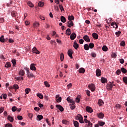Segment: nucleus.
I'll use <instances>...</instances> for the list:
<instances>
[{
    "instance_id": "obj_24",
    "label": "nucleus",
    "mask_w": 127,
    "mask_h": 127,
    "mask_svg": "<svg viewBox=\"0 0 127 127\" xmlns=\"http://www.w3.org/2000/svg\"><path fill=\"white\" fill-rule=\"evenodd\" d=\"M17 13L15 11H13L11 12V15L12 17H15L16 16Z\"/></svg>"
},
{
    "instance_id": "obj_60",
    "label": "nucleus",
    "mask_w": 127,
    "mask_h": 127,
    "mask_svg": "<svg viewBox=\"0 0 127 127\" xmlns=\"http://www.w3.org/2000/svg\"><path fill=\"white\" fill-rule=\"evenodd\" d=\"M28 116L30 119H32L33 117V115L32 113H28Z\"/></svg>"
},
{
    "instance_id": "obj_8",
    "label": "nucleus",
    "mask_w": 127,
    "mask_h": 127,
    "mask_svg": "<svg viewBox=\"0 0 127 127\" xmlns=\"http://www.w3.org/2000/svg\"><path fill=\"white\" fill-rule=\"evenodd\" d=\"M73 47L74 49H76V50H77L78 48H79V44L77 43V41H74L73 43Z\"/></svg>"
},
{
    "instance_id": "obj_38",
    "label": "nucleus",
    "mask_w": 127,
    "mask_h": 127,
    "mask_svg": "<svg viewBox=\"0 0 127 127\" xmlns=\"http://www.w3.org/2000/svg\"><path fill=\"white\" fill-rule=\"evenodd\" d=\"M98 118H99L100 119H103L104 118V114H103V113H100L99 114Z\"/></svg>"
},
{
    "instance_id": "obj_53",
    "label": "nucleus",
    "mask_w": 127,
    "mask_h": 127,
    "mask_svg": "<svg viewBox=\"0 0 127 127\" xmlns=\"http://www.w3.org/2000/svg\"><path fill=\"white\" fill-rule=\"evenodd\" d=\"M13 88L15 90H17V89H18V88H19L18 85H17V84H14L13 85Z\"/></svg>"
},
{
    "instance_id": "obj_59",
    "label": "nucleus",
    "mask_w": 127,
    "mask_h": 127,
    "mask_svg": "<svg viewBox=\"0 0 127 127\" xmlns=\"http://www.w3.org/2000/svg\"><path fill=\"white\" fill-rule=\"evenodd\" d=\"M122 106H121V105L120 104H117L116 106H115V108H116V109H121V107Z\"/></svg>"
},
{
    "instance_id": "obj_21",
    "label": "nucleus",
    "mask_w": 127,
    "mask_h": 127,
    "mask_svg": "<svg viewBox=\"0 0 127 127\" xmlns=\"http://www.w3.org/2000/svg\"><path fill=\"white\" fill-rule=\"evenodd\" d=\"M66 33L67 35H71V29L70 28H67L66 30Z\"/></svg>"
},
{
    "instance_id": "obj_49",
    "label": "nucleus",
    "mask_w": 127,
    "mask_h": 127,
    "mask_svg": "<svg viewBox=\"0 0 127 127\" xmlns=\"http://www.w3.org/2000/svg\"><path fill=\"white\" fill-rule=\"evenodd\" d=\"M39 6H43L44 5V3L43 2L40 1L38 3Z\"/></svg>"
},
{
    "instance_id": "obj_14",
    "label": "nucleus",
    "mask_w": 127,
    "mask_h": 127,
    "mask_svg": "<svg viewBox=\"0 0 127 127\" xmlns=\"http://www.w3.org/2000/svg\"><path fill=\"white\" fill-rule=\"evenodd\" d=\"M111 26H113L114 28H115L116 29H117L119 27V26H118V24H117V23L115 22H113L111 23Z\"/></svg>"
},
{
    "instance_id": "obj_34",
    "label": "nucleus",
    "mask_w": 127,
    "mask_h": 127,
    "mask_svg": "<svg viewBox=\"0 0 127 127\" xmlns=\"http://www.w3.org/2000/svg\"><path fill=\"white\" fill-rule=\"evenodd\" d=\"M37 119H38V121H41L43 119V116L42 115H38L37 116Z\"/></svg>"
},
{
    "instance_id": "obj_52",
    "label": "nucleus",
    "mask_w": 127,
    "mask_h": 127,
    "mask_svg": "<svg viewBox=\"0 0 127 127\" xmlns=\"http://www.w3.org/2000/svg\"><path fill=\"white\" fill-rule=\"evenodd\" d=\"M119 61L121 64H124V63H125V60L123 59H119Z\"/></svg>"
},
{
    "instance_id": "obj_42",
    "label": "nucleus",
    "mask_w": 127,
    "mask_h": 127,
    "mask_svg": "<svg viewBox=\"0 0 127 127\" xmlns=\"http://www.w3.org/2000/svg\"><path fill=\"white\" fill-rule=\"evenodd\" d=\"M98 124L100 127H103V126H105V122L100 121L98 122Z\"/></svg>"
},
{
    "instance_id": "obj_36",
    "label": "nucleus",
    "mask_w": 127,
    "mask_h": 127,
    "mask_svg": "<svg viewBox=\"0 0 127 127\" xmlns=\"http://www.w3.org/2000/svg\"><path fill=\"white\" fill-rule=\"evenodd\" d=\"M120 46H123V47H124V46H126V42L125 41H122L120 43Z\"/></svg>"
},
{
    "instance_id": "obj_61",
    "label": "nucleus",
    "mask_w": 127,
    "mask_h": 127,
    "mask_svg": "<svg viewBox=\"0 0 127 127\" xmlns=\"http://www.w3.org/2000/svg\"><path fill=\"white\" fill-rule=\"evenodd\" d=\"M17 119H18V120H19V121H21V120H22L23 118H22V116H18Z\"/></svg>"
},
{
    "instance_id": "obj_56",
    "label": "nucleus",
    "mask_w": 127,
    "mask_h": 127,
    "mask_svg": "<svg viewBox=\"0 0 127 127\" xmlns=\"http://www.w3.org/2000/svg\"><path fill=\"white\" fill-rule=\"evenodd\" d=\"M92 57H93L94 58H96V57H97V55L95 53H91V54Z\"/></svg>"
},
{
    "instance_id": "obj_43",
    "label": "nucleus",
    "mask_w": 127,
    "mask_h": 127,
    "mask_svg": "<svg viewBox=\"0 0 127 127\" xmlns=\"http://www.w3.org/2000/svg\"><path fill=\"white\" fill-rule=\"evenodd\" d=\"M44 84L46 86V87H47L48 88H49V87H50V85L49 84V83H48V82L47 81H45Z\"/></svg>"
},
{
    "instance_id": "obj_45",
    "label": "nucleus",
    "mask_w": 127,
    "mask_h": 127,
    "mask_svg": "<svg viewBox=\"0 0 127 127\" xmlns=\"http://www.w3.org/2000/svg\"><path fill=\"white\" fill-rule=\"evenodd\" d=\"M37 96V97H39L40 99H43V95H42V94L38 93Z\"/></svg>"
},
{
    "instance_id": "obj_28",
    "label": "nucleus",
    "mask_w": 127,
    "mask_h": 127,
    "mask_svg": "<svg viewBox=\"0 0 127 127\" xmlns=\"http://www.w3.org/2000/svg\"><path fill=\"white\" fill-rule=\"evenodd\" d=\"M73 125L75 127H79V122L77 121H73Z\"/></svg>"
},
{
    "instance_id": "obj_2",
    "label": "nucleus",
    "mask_w": 127,
    "mask_h": 127,
    "mask_svg": "<svg viewBox=\"0 0 127 127\" xmlns=\"http://www.w3.org/2000/svg\"><path fill=\"white\" fill-rule=\"evenodd\" d=\"M75 119L79 121L80 124H84V121H83V117H82L80 115H78L76 116Z\"/></svg>"
},
{
    "instance_id": "obj_44",
    "label": "nucleus",
    "mask_w": 127,
    "mask_h": 127,
    "mask_svg": "<svg viewBox=\"0 0 127 127\" xmlns=\"http://www.w3.org/2000/svg\"><path fill=\"white\" fill-rule=\"evenodd\" d=\"M11 110L12 112H16V111L17 110V108L16 106H13L12 107Z\"/></svg>"
},
{
    "instance_id": "obj_4",
    "label": "nucleus",
    "mask_w": 127,
    "mask_h": 127,
    "mask_svg": "<svg viewBox=\"0 0 127 127\" xmlns=\"http://www.w3.org/2000/svg\"><path fill=\"white\" fill-rule=\"evenodd\" d=\"M73 54V51L72 50H69L67 52V55L70 57V59H73V56L72 55Z\"/></svg>"
},
{
    "instance_id": "obj_1",
    "label": "nucleus",
    "mask_w": 127,
    "mask_h": 127,
    "mask_svg": "<svg viewBox=\"0 0 127 127\" xmlns=\"http://www.w3.org/2000/svg\"><path fill=\"white\" fill-rule=\"evenodd\" d=\"M24 69L25 70H26L27 72V75L28 78H32L34 77V75L33 74V73L29 71V68L25 67Z\"/></svg>"
},
{
    "instance_id": "obj_63",
    "label": "nucleus",
    "mask_w": 127,
    "mask_h": 127,
    "mask_svg": "<svg viewBox=\"0 0 127 127\" xmlns=\"http://www.w3.org/2000/svg\"><path fill=\"white\" fill-rule=\"evenodd\" d=\"M79 42L80 44H83L84 43V40L80 39L79 40Z\"/></svg>"
},
{
    "instance_id": "obj_27",
    "label": "nucleus",
    "mask_w": 127,
    "mask_h": 127,
    "mask_svg": "<svg viewBox=\"0 0 127 127\" xmlns=\"http://www.w3.org/2000/svg\"><path fill=\"white\" fill-rule=\"evenodd\" d=\"M121 70L122 72V73H124V74H126V73L127 72V70L125 67H122L121 68Z\"/></svg>"
},
{
    "instance_id": "obj_11",
    "label": "nucleus",
    "mask_w": 127,
    "mask_h": 127,
    "mask_svg": "<svg viewBox=\"0 0 127 127\" xmlns=\"http://www.w3.org/2000/svg\"><path fill=\"white\" fill-rule=\"evenodd\" d=\"M70 38L71 39V40H74V39H75V38H76V33H72L70 36Z\"/></svg>"
},
{
    "instance_id": "obj_47",
    "label": "nucleus",
    "mask_w": 127,
    "mask_h": 127,
    "mask_svg": "<svg viewBox=\"0 0 127 127\" xmlns=\"http://www.w3.org/2000/svg\"><path fill=\"white\" fill-rule=\"evenodd\" d=\"M59 7L60 8V9L61 10V11H64V8L63 7V6L61 4H60L59 5Z\"/></svg>"
},
{
    "instance_id": "obj_30",
    "label": "nucleus",
    "mask_w": 127,
    "mask_h": 127,
    "mask_svg": "<svg viewBox=\"0 0 127 127\" xmlns=\"http://www.w3.org/2000/svg\"><path fill=\"white\" fill-rule=\"evenodd\" d=\"M60 59L62 62L64 60V54L62 53L60 55Z\"/></svg>"
},
{
    "instance_id": "obj_37",
    "label": "nucleus",
    "mask_w": 127,
    "mask_h": 127,
    "mask_svg": "<svg viewBox=\"0 0 127 127\" xmlns=\"http://www.w3.org/2000/svg\"><path fill=\"white\" fill-rule=\"evenodd\" d=\"M0 42H4V37L3 36V35L1 36V37H0Z\"/></svg>"
},
{
    "instance_id": "obj_22",
    "label": "nucleus",
    "mask_w": 127,
    "mask_h": 127,
    "mask_svg": "<svg viewBox=\"0 0 127 127\" xmlns=\"http://www.w3.org/2000/svg\"><path fill=\"white\" fill-rule=\"evenodd\" d=\"M68 25V27L70 28L71 26H74V23H73L72 21H68L67 22Z\"/></svg>"
},
{
    "instance_id": "obj_58",
    "label": "nucleus",
    "mask_w": 127,
    "mask_h": 127,
    "mask_svg": "<svg viewBox=\"0 0 127 127\" xmlns=\"http://www.w3.org/2000/svg\"><path fill=\"white\" fill-rule=\"evenodd\" d=\"M121 71V69H118L116 71V74H117V75H120L121 74V73L122 72Z\"/></svg>"
},
{
    "instance_id": "obj_39",
    "label": "nucleus",
    "mask_w": 127,
    "mask_h": 127,
    "mask_svg": "<svg viewBox=\"0 0 127 127\" xmlns=\"http://www.w3.org/2000/svg\"><path fill=\"white\" fill-rule=\"evenodd\" d=\"M62 123H63V124H64V125H68V124H69V122H68L66 120H63L62 121Z\"/></svg>"
},
{
    "instance_id": "obj_12",
    "label": "nucleus",
    "mask_w": 127,
    "mask_h": 127,
    "mask_svg": "<svg viewBox=\"0 0 127 127\" xmlns=\"http://www.w3.org/2000/svg\"><path fill=\"white\" fill-rule=\"evenodd\" d=\"M32 52L33 53H35L36 54H39L40 53V52L37 50V49H36L35 47L33 48Z\"/></svg>"
},
{
    "instance_id": "obj_48",
    "label": "nucleus",
    "mask_w": 127,
    "mask_h": 127,
    "mask_svg": "<svg viewBox=\"0 0 127 127\" xmlns=\"http://www.w3.org/2000/svg\"><path fill=\"white\" fill-rule=\"evenodd\" d=\"M34 27H38L39 26V23L35 22L33 24Z\"/></svg>"
},
{
    "instance_id": "obj_26",
    "label": "nucleus",
    "mask_w": 127,
    "mask_h": 127,
    "mask_svg": "<svg viewBox=\"0 0 127 127\" xmlns=\"http://www.w3.org/2000/svg\"><path fill=\"white\" fill-rule=\"evenodd\" d=\"M68 20H69V21H72V20H74V16H73V15L68 16Z\"/></svg>"
},
{
    "instance_id": "obj_15",
    "label": "nucleus",
    "mask_w": 127,
    "mask_h": 127,
    "mask_svg": "<svg viewBox=\"0 0 127 127\" xmlns=\"http://www.w3.org/2000/svg\"><path fill=\"white\" fill-rule=\"evenodd\" d=\"M113 88V84L111 83H108L107 85V90H112V88Z\"/></svg>"
},
{
    "instance_id": "obj_50",
    "label": "nucleus",
    "mask_w": 127,
    "mask_h": 127,
    "mask_svg": "<svg viewBox=\"0 0 127 127\" xmlns=\"http://www.w3.org/2000/svg\"><path fill=\"white\" fill-rule=\"evenodd\" d=\"M5 127H12L11 124L8 123L5 125Z\"/></svg>"
},
{
    "instance_id": "obj_9",
    "label": "nucleus",
    "mask_w": 127,
    "mask_h": 127,
    "mask_svg": "<svg viewBox=\"0 0 127 127\" xmlns=\"http://www.w3.org/2000/svg\"><path fill=\"white\" fill-rule=\"evenodd\" d=\"M69 106L71 110H74L75 108V102L73 101V102H71V103H70Z\"/></svg>"
},
{
    "instance_id": "obj_7",
    "label": "nucleus",
    "mask_w": 127,
    "mask_h": 127,
    "mask_svg": "<svg viewBox=\"0 0 127 127\" xmlns=\"http://www.w3.org/2000/svg\"><path fill=\"white\" fill-rule=\"evenodd\" d=\"M84 40L86 42H90L91 40H90V38L88 36V35H84L83 37Z\"/></svg>"
},
{
    "instance_id": "obj_62",
    "label": "nucleus",
    "mask_w": 127,
    "mask_h": 127,
    "mask_svg": "<svg viewBox=\"0 0 127 127\" xmlns=\"http://www.w3.org/2000/svg\"><path fill=\"white\" fill-rule=\"evenodd\" d=\"M88 127H92V126H93V123H91V122H89L88 123Z\"/></svg>"
},
{
    "instance_id": "obj_31",
    "label": "nucleus",
    "mask_w": 127,
    "mask_h": 127,
    "mask_svg": "<svg viewBox=\"0 0 127 127\" xmlns=\"http://www.w3.org/2000/svg\"><path fill=\"white\" fill-rule=\"evenodd\" d=\"M99 106H103L104 104V101H103L101 99H99L98 103Z\"/></svg>"
},
{
    "instance_id": "obj_46",
    "label": "nucleus",
    "mask_w": 127,
    "mask_h": 127,
    "mask_svg": "<svg viewBox=\"0 0 127 127\" xmlns=\"http://www.w3.org/2000/svg\"><path fill=\"white\" fill-rule=\"evenodd\" d=\"M11 62L13 64V67H14L16 64V61L15 60H12Z\"/></svg>"
},
{
    "instance_id": "obj_18",
    "label": "nucleus",
    "mask_w": 127,
    "mask_h": 127,
    "mask_svg": "<svg viewBox=\"0 0 127 127\" xmlns=\"http://www.w3.org/2000/svg\"><path fill=\"white\" fill-rule=\"evenodd\" d=\"M61 21H62V22H63V23H65V22H66V18H65V17H64V16H61Z\"/></svg>"
},
{
    "instance_id": "obj_29",
    "label": "nucleus",
    "mask_w": 127,
    "mask_h": 127,
    "mask_svg": "<svg viewBox=\"0 0 127 127\" xmlns=\"http://www.w3.org/2000/svg\"><path fill=\"white\" fill-rule=\"evenodd\" d=\"M84 48L85 50H89L90 49V48L89 46L88 45V44H85L84 45Z\"/></svg>"
},
{
    "instance_id": "obj_19",
    "label": "nucleus",
    "mask_w": 127,
    "mask_h": 127,
    "mask_svg": "<svg viewBox=\"0 0 127 127\" xmlns=\"http://www.w3.org/2000/svg\"><path fill=\"white\" fill-rule=\"evenodd\" d=\"M92 37L95 39H98V38H99V35H98V34L96 33H92Z\"/></svg>"
},
{
    "instance_id": "obj_55",
    "label": "nucleus",
    "mask_w": 127,
    "mask_h": 127,
    "mask_svg": "<svg viewBox=\"0 0 127 127\" xmlns=\"http://www.w3.org/2000/svg\"><path fill=\"white\" fill-rule=\"evenodd\" d=\"M121 31H118V32H116L115 33V34L117 35L118 37H119V36H120V35H121Z\"/></svg>"
},
{
    "instance_id": "obj_17",
    "label": "nucleus",
    "mask_w": 127,
    "mask_h": 127,
    "mask_svg": "<svg viewBox=\"0 0 127 127\" xmlns=\"http://www.w3.org/2000/svg\"><path fill=\"white\" fill-rule=\"evenodd\" d=\"M78 72L81 74H84V73H85V68L83 67L80 68L78 70Z\"/></svg>"
},
{
    "instance_id": "obj_23",
    "label": "nucleus",
    "mask_w": 127,
    "mask_h": 127,
    "mask_svg": "<svg viewBox=\"0 0 127 127\" xmlns=\"http://www.w3.org/2000/svg\"><path fill=\"white\" fill-rule=\"evenodd\" d=\"M7 120H8V121H9V122H10L11 123H12L13 122V118H12L10 116H8Z\"/></svg>"
},
{
    "instance_id": "obj_64",
    "label": "nucleus",
    "mask_w": 127,
    "mask_h": 127,
    "mask_svg": "<svg viewBox=\"0 0 127 127\" xmlns=\"http://www.w3.org/2000/svg\"><path fill=\"white\" fill-rule=\"evenodd\" d=\"M4 110V108L3 107L0 108V114H1V113L3 112Z\"/></svg>"
},
{
    "instance_id": "obj_6",
    "label": "nucleus",
    "mask_w": 127,
    "mask_h": 127,
    "mask_svg": "<svg viewBox=\"0 0 127 127\" xmlns=\"http://www.w3.org/2000/svg\"><path fill=\"white\" fill-rule=\"evenodd\" d=\"M35 64H32L30 65V70H32V71H36V67H35Z\"/></svg>"
},
{
    "instance_id": "obj_32",
    "label": "nucleus",
    "mask_w": 127,
    "mask_h": 127,
    "mask_svg": "<svg viewBox=\"0 0 127 127\" xmlns=\"http://www.w3.org/2000/svg\"><path fill=\"white\" fill-rule=\"evenodd\" d=\"M88 46L90 49H92V48H94L95 47V44H94V43H90Z\"/></svg>"
},
{
    "instance_id": "obj_10",
    "label": "nucleus",
    "mask_w": 127,
    "mask_h": 127,
    "mask_svg": "<svg viewBox=\"0 0 127 127\" xmlns=\"http://www.w3.org/2000/svg\"><path fill=\"white\" fill-rule=\"evenodd\" d=\"M101 82L103 83V84H105V83H107L108 82V80L107 79V78L102 77L101 78Z\"/></svg>"
},
{
    "instance_id": "obj_33",
    "label": "nucleus",
    "mask_w": 127,
    "mask_h": 127,
    "mask_svg": "<svg viewBox=\"0 0 127 127\" xmlns=\"http://www.w3.org/2000/svg\"><path fill=\"white\" fill-rule=\"evenodd\" d=\"M102 50L104 52L108 51V47L106 46H103L102 47Z\"/></svg>"
},
{
    "instance_id": "obj_25",
    "label": "nucleus",
    "mask_w": 127,
    "mask_h": 127,
    "mask_svg": "<svg viewBox=\"0 0 127 127\" xmlns=\"http://www.w3.org/2000/svg\"><path fill=\"white\" fill-rule=\"evenodd\" d=\"M11 64H10V63L7 62L5 64V67L6 68H10L11 67Z\"/></svg>"
},
{
    "instance_id": "obj_57",
    "label": "nucleus",
    "mask_w": 127,
    "mask_h": 127,
    "mask_svg": "<svg viewBox=\"0 0 127 127\" xmlns=\"http://www.w3.org/2000/svg\"><path fill=\"white\" fill-rule=\"evenodd\" d=\"M46 122L47 123L48 125L49 126H51V123H50V122L49 121V120H48V119H46Z\"/></svg>"
},
{
    "instance_id": "obj_35",
    "label": "nucleus",
    "mask_w": 127,
    "mask_h": 127,
    "mask_svg": "<svg viewBox=\"0 0 127 127\" xmlns=\"http://www.w3.org/2000/svg\"><path fill=\"white\" fill-rule=\"evenodd\" d=\"M27 4L28 5H29V6H30V7H33V4H32V2H31V1H28Z\"/></svg>"
},
{
    "instance_id": "obj_54",
    "label": "nucleus",
    "mask_w": 127,
    "mask_h": 127,
    "mask_svg": "<svg viewBox=\"0 0 127 127\" xmlns=\"http://www.w3.org/2000/svg\"><path fill=\"white\" fill-rule=\"evenodd\" d=\"M57 102H59L61 103V101H62V98L61 97H59V98L56 99Z\"/></svg>"
},
{
    "instance_id": "obj_5",
    "label": "nucleus",
    "mask_w": 127,
    "mask_h": 127,
    "mask_svg": "<svg viewBox=\"0 0 127 127\" xmlns=\"http://www.w3.org/2000/svg\"><path fill=\"white\" fill-rule=\"evenodd\" d=\"M56 108H58L59 110L60 111V112H64V108L62 107V106L60 105L57 104L56 105Z\"/></svg>"
},
{
    "instance_id": "obj_16",
    "label": "nucleus",
    "mask_w": 127,
    "mask_h": 127,
    "mask_svg": "<svg viewBox=\"0 0 127 127\" xmlns=\"http://www.w3.org/2000/svg\"><path fill=\"white\" fill-rule=\"evenodd\" d=\"M25 74V72L23 70L21 69L19 70V75L20 76H24Z\"/></svg>"
},
{
    "instance_id": "obj_13",
    "label": "nucleus",
    "mask_w": 127,
    "mask_h": 127,
    "mask_svg": "<svg viewBox=\"0 0 127 127\" xmlns=\"http://www.w3.org/2000/svg\"><path fill=\"white\" fill-rule=\"evenodd\" d=\"M86 111L88 113H93V109H92V108L89 106L86 107Z\"/></svg>"
},
{
    "instance_id": "obj_20",
    "label": "nucleus",
    "mask_w": 127,
    "mask_h": 127,
    "mask_svg": "<svg viewBox=\"0 0 127 127\" xmlns=\"http://www.w3.org/2000/svg\"><path fill=\"white\" fill-rule=\"evenodd\" d=\"M96 73L97 77H100V76H101V70L100 69H97L96 71Z\"/></svg>"
},
{
    "instance_id": "obj_40",
    "label": "nucleus",
    "mask_w": 127,
    "mask_h": 127,
    "mask_svg": "<svg viewBox=\"0 0 127 127\" xmlns=\"http://www.w3.org/2000/svg\"><path fill=\"white\" fill-rule=\"evenodd\" d=\"M66 101H67V102H68V103H73V102H74V101H73V100H72V99H70V97H67V98H66Z\"/></svg>"
},
{
    "instance_id": "obj_41",
    "label": "nucleus",
    "mask_w": 127,
    "mask_h": 127,
    "mask_svg": "<svg viewBox=\"0 0 127 127\" xmlns=\"http://www.w3.org/2000/svg\"><path fill=\"white\" fill-rule=\"evenodd\" d=\"M123 81L124 82L125 84L127 85V76H125L123 77Z\"/></svg>"
},
{
    "instance_id": "obj_51",
    "label": "nucleus",
    "mask_w": 127,
    "mask_h": 127,
    "mask_svg": "<svg viewBox=\"0 0 127 127\" xmlns=\"http://www.w3.org/2000/svg\"><path fill=\"white\" fill-rule=\"evenodd\" d=\"M25 93L26 94H29V92H30V88H26L25 89Z\"/></svg>"
},
{
    "instance_id": "obj_3",
    "label": "nucleus",
    "mask_w": 127,
    "mask_h": 127,
    "mask_svg": "<svg viewBox=\"0 0 127 127\" xmlns=\"http://www.w3.org/2000/svg\"><path fill=\"white\" fill-rule=\"evenodd\" d=\"M88 88L91 90V92H95V90H96V87L94 84H89Z\"/></svg>"
}]
</instances>
